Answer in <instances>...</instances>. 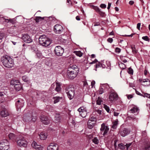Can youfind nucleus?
Segmentation results:
<instances>
[{
	"mask_svg": "<svg viewBox=\"0 0 150 150\" xmlns=\"http://www.w3.org/2000/svg\"><path fill=\"white\" fill-rule=\"evenodd\" d=\"M79 71V69L76 66H71L68 68L67 76L70 79H73L76 77Z\"/></svg>",
	"mask_w": 150,
	"mask_h": 150,
	"instance_id": "f257e3e1",
	"label": "nucleus"
},
{
	"mask_svg": "<svg viewBox=\"0 0 150 150\" xmlns=\"http://www.w3.org/2000/svg\"><path fill=\"white\" fill-rule=\"evenodd\" d=\"M1 61L3 65L6 67L10 68L13 66L14 64L13 59L9 56L6 55L2 56Z\"/></svg>",
	"mask_w": 150,
	"mask_h": 150,
	"instance_id": "f03ea898",
	"label": "nucleus"
},
{
	"mask_svg": "<svg viewBox=\"0 0 150 150\" xmlns=\"http://www.w3.org/2000/svg\"><path fill=\"white\" fill-rule=\"evenodd\" d=\"M39 42L41 45L45 47H47L51 44L50 40L45 35H42L40 36Z\"/></svg>",
	"mask_w": 150,
	"mask_h": 150,
	"instance_id": "7ed1b4c3",
	"label": "nucleus"
},
{
	"mask_svg": "<svg viewBox=\"0 0 150 150\" xmlns=\"http://www.w3.org/2000/svg\"><path fill=\"white\" fill-rule=\"evenodd\" d=\"M65 91L69 99L71 100L72 99L74 94V88L69 86L66 88Z\"/></svg>",
	"mask_w": 150,
	"mask_h": 150,
	"instance_id": "20e7f679",
	"label": "nucleus"
},
{
	"mask_svg": "<svg viewBox=\"0 0 150 150\" xmlns=\"http://www.w3.org/2000/svg\"><path fill=\"white\" fill-rule=\"evenodd\" d=\"M17 145L20 147H26L28 144V142L25 139L24 137H20L17 140Z\"/></svg>",
	"mask_w": 150,
	"mask_h": 150,
	"instance_id": "39448f33",
	"label": "nucleus"
},
{
	"mask_svg": "<svg viewBox=\"0 0 150 150\" xmlns=\"http://www.w3.org/2000/svg\"><path fill=\"white\" fill-rule=\"evenodd\" d=\"M54 52L55 55L57 56H62L64 52V49L60 46H58L55 47Z\"/></svg>",
	"mask_w": 150,
	"mask_h": 150,
	"instance_id": "423d86ee",
	"label": "nucleus"
},
{
	"mask_svg": "<svg viewBox=\"0 0 150 150\" xmlns=\"http://www.w3.org/2000/svg\"><path fill=\"white\" fill-rule=\"evenodd\" d=\"M78 111L79 112L80 114L82 117H86L87 111L86 107L83 106L81 107L78 109Z\"/></svg>",
	"mask_w": 150,
	"mask_h": 150,
	"instance_id": "0eeeda50",
	"label": "nucleus"
},
{
	"mask_svg": "<svg viewBox=\"0 0 150 150\" xmlns=\"http://www.w3.org/2000/svg\"><path fill=\"white\" fill-rule=\"evenodd\" d=\"M63 30L62 27L60 25L56 24L54 26V30L56 34H61Z\"/></svg>",
	"mask_w": 150,
	"mask_h": 150,
	"instance_id": "6e6552de",
	"label": "nucleus"
},
{
	"mask_svg": "<svg viewBox=\"0 0 150 150\" xmlns=\"http://www.w3.org/2000/svg\"><path fill=\"white\" fill-rule=\"evenodd\" d=\"M129 111L131 113L138 114L139 112V109L136 105H132L129 107Z\"/></svg>",
	"mask_w": 150,
	"mask_h": 150,
	"instance_id": "1a4fd4ad",
	"label": "nucleus"
},
{
	"mask_svg": "<svg viewBox=\"0 0 150 150\" xmlns=\"http://www.w3.org/2000/svg\"><path fill=\"white\" fill-rule=\"evenodd\" d=\"M100 130L101 132H103V135L105 136L107 134L109 130V128L108 126L105 125V124L103 123L101 125V127L100 128Z\"/></svg>",
	"mask_w": 150,
	"mask_h": 150,
	"instance_id": "9d476101",
	"label": "nucleus"
},
{
	"mask_svg": "<svg viewBox=\"0 0 150 150\" xmlns=\"http://www.w3.org/2000/svg\"><path fill=\"white\" fill-rule=\"evenodd\" d=\"M32 114L30 112H29L24 114L23 117V120L26 122H28L32 120Z\"/></svg>",
	"mask_w": 150,
	"mask_h": 150,
	"instance_id": "9b49d317",
	"label": "nucleus"
},
{
	"mask_svg": "<svg viewBox=\"0 0 150 150\" xmlns=\"http://www.w3.org/2000/svg\"><path fill=\"white\" fill-rule=\"evenodd\" d=\"M22 38L25 42L27 43H30L33 41L30 37L27 34L23 35Z\"/></svg>",
	"mask_w": 150,
	"mask_h": 150,
	"instance_id": "f8f14e48",
	"label": "nucleus"
},
{
	"mask_svg": "<svg viewBox=\"0 0 150 150\" xmlns=\"http://www.w3.org/2000/svg\"><path fill=\"white\" fill-rule=\"evenodd\" d=\"M118 95L114 92H111L109 96V98L110 101H112L118 99Z\"/></svg>",
	"mask_w": 150,
	"mask_h": 150,
	"instance_id": "ddd939ff",
	"label": "nucleus"
},
{
	"mask_svg": "<svg viewBox=\"0 0 150 150\" xmlns=\"http://www.w3.org/2000/svg\"><path fill=\"white\" fill-rule=\"evenodd\" d=\"M130 132V131L128 129L124 128L121 130L120 132V134L122 137H125Z\"/></svg>",
	"mask_w": 150,
	"mask_h": 150,
	"instance_id": "4468645a",
	"label": "nucleus"
},
{
	"mask_svg": "<svg viewBox=\"0 0 150 150\" xmlns=\"http://www.w3.org/2000/svg\"><path fill=\"white\" fill-rule=\"evenodd\" d=\"M58 146L56 144H51L47 148V150H58Z\"/></svg>",
	"mask_w": 150,
	"mask_h": 150,
	"instance_id": "2eb2a0df",
	"label": "nucleus"
},
{
	"mask_svg": "<svg viewBox=\"0 0 150 150\" xmlns=\"http://www.w3.org/2000/svg\"><path fill=\"white\" fill-rule=\"evenodd\" d=\"M132 143H129L128 144H126L125 145L122 143H121L118 145V146L119 148L121 149H124L126 147L127 149V150L128 148L132 145Z\"/></svg>",
	"mask_w": 150,
	"mask_h": 150,
	"instance_id": "dca6fc26",
	"label": "nucleus"
},
{
	"mask_svg": "<svg viewBox=\"0 0 150 150\" xmlns=\"http://www.w3.org/2000/svg\"><path fill=\"white\" fill-rule=\"evenodd\" d=\"M40 118L41 121L44 124L47 125L49 123L50 121L46 116L44 115L41 116Z\"/></svg>",
	"mask_w": 150,
	"mask_h": 150,
	"instance_id": "f3484780",
	"label": "nucleus"
},
{
	"mask_svg": "<svg viewBox=\"0 0 150 150\" xmlns=\"http://www.w3.org/2000/svg\"><path fill=\"white\" fill-rule=\"evenodd\" d=\"M31 145L33 147L38 150H42L43 148L42 146L38 144L35 142H33L32 143Z\"/></svg>",
	"mask_w": 150,
	"mask_h": 150,
	"instance_id": "a211bd4d",
	"label": "nucleus"
},
{
	"mask_svg": "<svg viewBox=\"0 0 150 150\" xmlns=\"http://www.w3.org/2000/svg\"><path fill=\"white\" fill-rule=\"evenodd\" d=\"M9 115V113L6 109H4L0 112V115L3 117H6L8 116Z\"/></svg>",
	"mask_w": 150,
	"mask_h": 150,
	"instance_id": "6ab92c4d",
	"label": "nucleus"
},
{
	"mask_svg": "<svg viewBox=\"0 0 150 150\" xmlns=\"http://www.w3.org/2000/svg\"><path fill=\"white\" fill-rule=\"evenodd\" d=\"M95 121H92V118L91 119L89 120L88 122V128L90 129H91L94 126V125L95 124Z\"/></svg>",
	"mask_w": 150,
	"mask_h": 150,
	"instance_id": "aec40b11",
	"label": "nucleus"
},
{
	"mask_svg": "<svg viewBox=\"0 0 150 150\" xmlns=\"http://www.w3.org/2000/svg\"><path fill=\"white\" fill-rule=\"evenodd\" d=\"M9 142L6 139H4L1 141L0 144V149H2L4 145L9 144Z\"/></svg>",
	"mask_w": 150,
	"mask_h": 150,
	"instance_id": "412c9836",
	"label": "nucleus"
},
{
	"mask_svg": "<svg viewBox=\"0 0 150 150\" xmlns=\"http://www.w3.org/2000/svg\"><path fill=\"white\" fill-rule=\"evenodd\" d=\"M16 107L18 108H20L23 106V103L22 100H18L16 103Z\"/></svg>",
	"mask_w": 150,
	"mask_h": 150,
	"instance_id": "4be33fe9",
	"label": "nucleus"
},
{
	"mask_svg": "<svg viewBox=\"0 0 150 150\" xmlns=\"http://www.w3.org/2000/svg\"><path fill=\"white\" fill-rule=\"evenodd\" d=\"M139 81L140 82H142L143 83L146 82L147 83L146 84H142V85L144 86H148L150 85V81L148 79H145L143 80L140 79H139Z\"/></svg>",
	"mask_w": 150,
	"mask_h": 150,
	"instance_id": "5701e85b",
	"label": "nucleus"
},
{
	"mask_svg": "<svg viewBox=\"0 0 150 150\" xmlns=\"http://www.w3.org/2000/svg\"><path fill=\"white\" fill-rule=\"evenodd\" d=\"M47 135L46 132H42L40 135V137L41 139L45 140L47 137Z\"/></svg>",
	"mask_w": 150,
	"mask_h": 150,
	"instance_id": "b1692460",
	"label": "nucleus"
},
{
	"mask_svg": "<svg viewBox=\"0 0 150 150\" xmlns=\"http://www.w3.org/2000/svg\"><path fill=\"white\" fill-rule=\"evenodd\" d=\"M7 21H8V19L4 18L2 15H0V23L4 24L5 23H7Z\"/></svg>",
	"mask_w": 150,
	"mask_h": 150,
	"instance_id": "393cba45",
	"label": "nucleus"
},
{
	"mask_svg": "<svg viewBox=\"0 0 150 150\" xmlns=\"http://www.w3.org/2000/svg\"><path fill=\"white\" fill-rule=\"evenodd\" d=\"M9 139L11 140L15 139L16 136L13 133H10L8 135Z\"/></svg>",
	"mask_w": 150,
	"mask_h": 150,
	"instance_id": "a878e982",
	"label": "nucleus"
},
{
	"mask_svg": "<svg viewBox=\"0 0 150 150\" xmlns=\"http://www.w3.org/2000/svg\"><path fill=\"white\" fill-rule=\"evenodd\" d=\"M14 87L16 91H18L21 90V86L19 83H18V84H17V85H16L15 86H14Z\"/></svg>",
	"mask_w": 150,
	"mask_h": 150,
	"instance_id": "bb28decb",
	"label": "nucleus"
},
{
	"mask_svg": "<svg viewBox=\"0 0 150 150\" xmlns=\"http://www.w3.org/2000/svg\"><path fill=\"white\" fill-rule=\"evenodd\" d=\"M19 83L18 80L15 79L12 80L11 82V84L12 85H14V86H15L16 85H17V84Z\"/></svg>",
	"mask_w": 150,
	"mask_h": 150,
	"instance_id": "cd10ccee",
	"label": "nucleus"
},
{
	"mask_svg": "<svg viewBox=\"0 0 150 150\" xmlns=\"http://www.w3.org/2000/svg\"><path fill=\"white\" fill-rule=\"evenodd\" d=\"M55 120L56 122H58L60 121V115L58 114H56L55 116Z\"/></svg>",
	"mask_w": 150,
	"mask_h": 150,
	"instance_id": "c85d7f7f",
	"label": "nucleus"
},
{
	"mask_svg": "<svg viewBox=\"0 0 150 150\" xmlns=\"http://www.w3.org/2000/svg\"><path fill=\"white\" fill-rule=\"evenodd\" d=\"M60 98H61L59 97H54L53 98V99L54 100V103H56L59 101Z\"/></svg>",
	"mask_w": 150,
	"mask_h": 150,
	"instance_id": "c756f323",
	"label": "nucleus"
},
{
	"mask_svg": "<svg viewBox=\"0 0 150 150\" xmlns=\"http://www.w3.org/2000/svg\"><path fill=\"white\" fill-rule=\"evenodd\" d=\"M118 125V120L115 121V122H113L112 123V128L114 129H116L117 127V125Z\"/></svg>",
	"mask_w": 150,
	"mask_h": 150,
	"instance_id": "7c9ffc66",
	"label": "nucleus"
},
{
	"mask_svg": "<svg viewBox=\"0 0 150 150\" xmlns=\"http://www.w3.org/2000/svg\"><path fill=\"white\" fill-rule=\"evenodd\" d=\"M23 80L25 82H29L30 81V80L26 76H23L22 77Z\"/></svg>",
	"mask_w": 150,
	"mask_h": 150,
	"instance_id": "2f4dec72",
	"label": "nucleus"
},
{
	"mask_svg": "<svg viewBox=\"0 0 150 150\" xmlns=\"http://www.w3.org/2000/svg\"><path fill=\"white\" fill-rule=\"evenodd\" d=\"M56 87L55 88V90L57 92L61 90L59 83H56Z\"/></svg>",
	"mask_w": 150,
	"mask_h": 150,
	"instance_id": "473e14b6",
	"label": "nucleus"
},
{
	"mask_svg": "<svg viewBox=\"0 0 150 150\" xmlns=\"http://www.w3.org/2000/svg\"><path fill=\"white\" fill-rule=\"evenodd\" d=\"M45 17H37L35 19L36 21L37 22H39L43 20Z\"/></svg>",
	"mask_w": 150,
	"mask_h": 150,
	"instance_id": "72a5a7b5",
	"label": "nucleus"
},
{
	"mask_svg": "<svg viewBox=\"0 0 150 150\" xmlns=\"http://www.w3.org/2000/svg\"><path fill=\"white\" fill-rule=\"evenodd\" d=\"M75 53L79 57H81L82 55V53H81L80 51H75Z\"/></svg>",
	"mask_w": 150,
	"mask_h": 150,
	"instance_id": "f704fd0d",
	"label": "nucleus"
},
{
	"mask_svg": "<svg viewBox=\"0 0 150 150\" xmlns=\"http://www.w3.org/2000/svg\"><path fill=\"white\" fill-rule=\"evenodd\" d=\"M93 142L96 144H97L99 143V140L97 138V137H94L93 139H92Z\"/></svg>",
	"mask_w": 150,
	"mask_h": 150,
	"instance_id": "c9c22d12",
	"label": "nucleus"
},
{
	"mask_svg": "<svg viewBox=\"0 0 150 150\" xmlns=\"http://www.w3.org/2000/svg\"><path fill=\"white\" fill-rule=\"evenodd\" d=\"M102 102V101L101 98L99 97H98L96 103L98 105H100Z\"/></svg>",
	"mask_w": 150,
	"mask_h": 150,
	"instance_id": "e433bc0d",
	"label": "nucleus"
},
{
	"mask_svg": "<svg viewBox=\"0 0 150 150\" xmlns=\"http://www.w3.org/2000/svg\"><path fill=\"white\" fill-rule=\"evenodd\" d=\"M143 150H150V144H148L145 145Z\"/></svg>",
	"mask_w": 150,
	"mask_h": 150,
	"instance_id": "4c0bfd02",
	"label": "nucleus"
},
{
	"mask_svg": "<svg viewBox=\"0 0 150 150\" xmlns=\"http://www.w3.org/2000/svg\"><path fill=\"white\" fill-rule=\"evenodd\" d=\"M4 146L3 149H1V150H8L9 149V144H6V145H4Z\"/></svg>",
	"mask_w": 150,
	"mask_h": 150,
	"instance_id": "58836bf2",
	"label": "nucleus"
},
{
	"mask_svg": "<svg viewBox=\"0 0 150 150\" xmlns=\"http://www.w3.org/2000/svg\"><path fill=\"white\" fill-rule=\"evenodd\" d=\"M119 66L121 68L123 69H125V64L122 62H121L119 64Z\"/></svg>",
	"mask_w": 150,
	"mask_h": 150,
	"instance_id": "ea45409f",
	"label": "nucleus"
},
{
	"mask_svg": "<svg viewBox=\"0 0 150 150\" xmlns=\"http://www.w3.org/2000/svg\"><path fill=\"white\" fill-rule=\"evenodd\" d=\"M8 21H7V23H8L9 22L12 23V24H14L15 23V21L13 19H8Z\"/></svg>",
	"mask_w": 150,
	"mask_h": 150,
	"instance_id": "a19ab883",
	"label": "nucleus"
},
{
	"mask_svg": "<svg viewBox=\"0 0 150 150\" xmlns=\"http://www.w3.org/2000/svg\"><path fill=\"white\" fill-rule=\"evenodd\" d=\"M128 72L129 74H132L133 73V70L131 68H129L128 69Z\"/></svg>",
	"mask_w": 150,
	"mask_h": 150,
	"instance_id": "79ce46f5",
	"label": "nucleus"
},
{
	"mask_svg": "<svg viewBox=\"0 0 150 150\" xmlns=\"http://www.w3.org/2000/svg\"><path fill=\"white\" fill-rule=\"evenodd\" d=\"M142 38L143 40L146 41H149V39L148 38V37L146 36H143Z\"/></svg>",
	"mask_w": 150,
	"mask_h": 150,
	"instance_id": "37998d69",
	"label": "nucleus"
},
{
	"mask_svg": "<svg viewBox=\"0 0 150 150\" xmlns=\"http://www.w3.org/2000/svg\"><path fill=\"white\" fill-rule=\"evenodd\" d=\"M144 97H146L150 98V94H148L147 93H145L143 96Z\"/></svg>",
	"mask_w": 150,
	"mask_h": 150,
	"instance_id": "c03bdc74",
	"label": "nucleus"
},
{
	"mask_svg": "<svg viewBox=\"0 0 150 150\" xmlns=\"http://www.w3.org/2000/svg\"><path fill=\"white\" fill-rule=\"evenodd\" d=\"M103 105L104 108L105 109L106 111L108 112H109L110 111V109L105 104H104Z\"/></svg>",
	"mask_w": 150,
	"mask_h": 150,
	"instance_id": "a18cd8bd",
	"label": "nucleus"
},
{
	"mask_svg": "<svg viewBox=\"0 0 150 150\" xmlns=\"http://www.w3.org/2000/svg\"><path fill=\"white\" fill-rule=\"evenodd\" d=\"M4 36V33H0V40H1Z\"/></svg>",
	"mask_w": 150,
	"mask_h": 150,
	"instance_id": "49530a36",
	"label": "nucleus"
},
{
	"mask_svg": "<svg viewBox=\"0 0 150 150\" xmlns=\"http://www.w3.org/2000/svg\"><path fill=\"white\" fill-rule=\"evenodd\" d=\"M121 50L120 48L118 47H116L115 49V52H116L119 53L120 52Z\"/></svg>",
	"mask_w": 150,
	"mask_h": 150,
	"instance_id": "de8ad7c7",
	"label": "nucleus"
},
{
	"mask_svg": "<svg viewBox=\"0 0 150 150\" xmlns=\"http://www.w3.org/2000/svg\"><path fill=\"white\" fill-rule=\"evenodd\" d=\"M94 8L97 12H100V10L98 7L97 6H95L94 7Z\"/></svg>",
	"mask_w": 150,
	"mask_h": 150,
	"instance_id": "09e8293b",
	"label": "nucleus"
},
{
	"mask_svg": "<svg viewBox=\"0 0 150 150\" xmlns=\"http://www.w3.org/2000/svg\"><path fill=\"white\" fill-rule=\"evenodd\" d=\"M113 41V40L112 38H109L107 39V41L110 43H111Z\"/></svg>",
	"mask_w": 150,
	"mask_h": 150,
	"instance_id": "8fccbe9b",
	"label": "nucleus"
},
{
	"mask_svg": "<svg viewBox=\"0 0 150 150\" xmlns=\"http://www.w3.org/2000/svg\"><path fill=\"white\" fill-rule=\"evenodd\" d=\"M131 48L132 49V51L134 53H136V52L135 50V48L134 46H132Z\"/></svg>",
	"mask_w": 150,
	"mask_h": 150,
	"instance_id": "3c124183",
	"label": "nucleus"
},
{
	"mask_svg": "<svg viewBox=\"0 0 150 150\" xmlns=\"http://www.w3.org/2000/svg\"><path fill=\"white\" fill-rule=\"evenodd\" d=\"M97 62H98V60L97 59H95L94 61H93V62H90L89 63V64H94V63H95Z\"/></svg>",
	"mask_w": 150,
	"mask_h": 150,
	"instance_id": "603ef678",
	"label": "nucleus"
},
{
	"mask_svg": "<svg viewBox=\"0 0 150 150\" xmlns=\"http://www.w3.org/2000/svg\"><path fill=\"white\" fill-rule=\"evenodd\" d=\"M100 7L102 8H105L106 7V5L104 4H101L100 5Z\"/></svg>",
	"mask_w": 150,
	"mask_h": 150,
	"instance_id": "864d4df0",
	"label": "nucleus"
},
{
	"mask_svg": "<svg viewBox=\"0 0 150 150\" xmlns=\"http://www.w3.org/2000/svg\"><path fill=\"white\" fill-rule=\"evenodd\" d=\"M101 66H102V65H101V64H100V63H98V64H97L96 65V68L97 67H101Z\"/></svg>",
	"mask_w": 150,
	"mask_h": 150,
	"instance_id": "5fc2aeb1",
	"label": "nucleus"
},
{
	"mask_svg": "<svg viewBox=\"0 0 150 150\" xmlns=\"http://www.w3.org/2000/svg\"><path fill=\"white\" fill-rule=\"evenodd\" d=\"M103 89L102 88L100 89L99 90V93L100 94H102L103 93Z\"/></svg>",
	"mask_w": 150,
	"mask_h": 150,
	"instance_id": "6e6d98bb",
	"label": "nucleus"
},
{
	"mask_svg": "<svg viewBox=\"0 0 150 150\" xmlns=\"http://www.w3.org/2000/svg\"><path fill=\"white\" fill-rule=\"evenodd\" d=\"M141 25V23H137V28L139 30H140V26Z\"/></svg>",
	"mask_w": 150,
	"mask_h": 150,
	"instance_id": "4d7b16f0",
	"label": "nucleus"
},
{
	"mask_svg": "<svg viewBox=\"0 0 150 150\" xmlns=\"http://www.w3.org/2000/svg\"><path fill=\"white\" fill-rule=\"evenodd\" d=\"M96 111L99 115H100L102 112L101 110L98 109L96 110Z\"/></svg>",
	"mask_w": 150,
	"mask_h": 150,
	"instance_id": "13d9d810",
	"label": "nucleus"
},
{
	"mask_svg": "<svg viewBox=\"0 0 150 150\" xmlns=\"http://www.w3.org/2000/svg\"><path fill=\"white\" fill-rule=\"evenodd\" d=\"M135 92H136V93L138 95H139L141 96H143V95L141 94V93H140L138 91L136 90H135Z\"/></svg>",
	"mask_w": 150,
	"mask_h": 150,
	"instance_id": "bf43d9fd",
	"label": "nucleus"
},
{
	"mask_svg": "<svg viewBox=\"0 0 150 150\" xmlns=\"http://www.w3.org/2000/svg\"><path fill=\"white\" fill-rule=\"evenodd\" d=\"M119 113L116 112H114V116H117L119 114Z\"/></svg>",
	"mask_w": 150,
	"mask_h": 150,
	"instance_id": "052dcab7",
	"label": "nucleus"
},
{
	"mask_svg": "<svg viewBox=\"0 0 150 150\" xmlns=\"http://www.w3.org/2000/svg\"><path fill=\"white\" fill-rule=\"evenodd\" d=\"M133 97V96L132 95H128L127 96V98L128 99H130L131 98H132Z\"/></svg>",
	"mask_w": 150,
	"mask_h": 150,
	"instance_id": "680f3d73",
	"label": "nucleus"
},
{
	"mask_svg": "<svg viewBox=\"0 0 150 150\" xmlns=\"http://www.w3.org/2000/svg\"><path fill=\"white\" fill-rule=\"evenodd\" d=\"M91 85L92 87H93L94 86V85L95 82V81H92L91 82Z\"/></svg>",
	"mask_w": 150,
	"mask_h": 150,
	"instance_id": "e2e57ef3",
	"label": "nucleus"
},
{
	"mask_svg": "<svg viewBox=\"0 0 150 150\" xmlns=\"http://www.w3.org/2000/svg\"><path fill=\"white\" fill-rule=\"evenodd\" d=\"M111 3H108V6L107 8L108 9H109L110 7V6H111Z\"/></svg>",
	"mask_w": 150,
	"mask_h": 150,
	"instance_id": "0e129e2a",
	"label": "nucleus"
},
{
	"mask_svg": "<svg viewBox=\"0 0 150 150\" xmlns=\"http://www.w3.org/2000/svg\"><path fill=\"white\" fill-rule=\"evenodd\" d=\"M134 3V2L132 1H130L129 2V4L131 5H132Z\"/></svg>",
	"mask_w": 150,
	"mask_h": 150,
	"instance_id": "69168bd1",
	"label": "nucleus"
},
{
	"mask_svg": "<svg viewBox=\"0 0 150 150\" xmlns=\"http://www.w3.org/2000/svg\"><path fill=\"white\" fill-rule=\"evenodd\" d=\"M4 94V93L3 92H0V97L2 96Z\"/></svg>",
	"mask_w": 150,
	"mask_h": 150,
	"instance_id": "338daca9",
	"label": "nucleus"
},
{
	"mask_svg": "<svg viewBox=\"0 0 150 150\" xmlns=\"http://www.w3.org/2000/svg\"><path fill=\"white\" fill-rule=\"evenodd\" d=\"M76 18L77 21H80V17L79 16H77L76 17Z\"/></svg>",
	"mask_w": 150,
	"mask_h": 150,
	"instance_id": "774afa93",
	"label": "nucleus"
}]
</instances>
